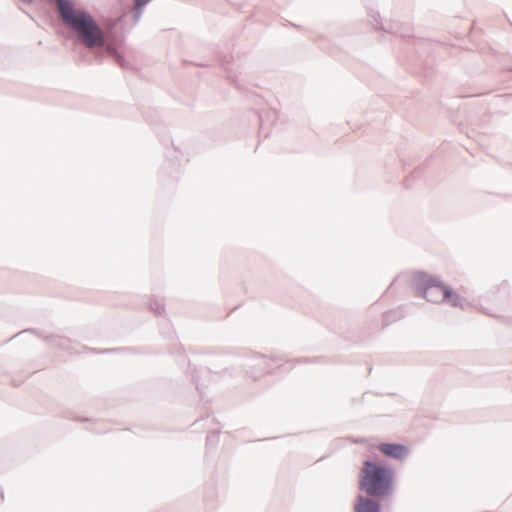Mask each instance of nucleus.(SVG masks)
Returning a JSON list of instances; mask_svg holds the SVG:
<instances>
[{
	"mask_svg": "<svg viewBox=\"0 0 512 512\" xmlns=\"http://www.w3.org/2000/svg\"><path fill=\"white\" fill-rule=\"evenodd\" d=\"M419 285L424 298L430 302L439 303L448 300L453 306L461 305V297L457 293L452 292L432 277L422 276Z\"/></svg>",
	"mask_w": 512,
	"mask_h": 512,
	"instance_id": "nucleus-3",
	"label": "nucleus"
},
{
	"mask_svg": "<svg viewBox=\"0 0 512 512\" xmlns=\"http://www.w3.org/2000/svg\"><path fill=\"white\" fill-rule=\"evenodd\" d=\"M392 470L371 461H364L359 486L370 496H385L392 489Z\"/></svg>",
	"mask_w": 512,
	"mask_h": 512,
	"instance_id": "nucleus-2",
	"label": "nucleus"
},
{
	"mask_svg": "<svg viewBox=\"0 0 512 512\" xmlns=\"http://www.w3.org/2000/svg\"><path fill=\"white\" fill-rule=\"evenodd\" d=\"M56 2L63 21L79 34L86 46L92 48L104 44L103 33L90 15L83 10L74 9L68 1Z\"/></svg>",
	"mask_w": 512,
	"mask_h": 512,
	"instance_id": "nucleus-1",
	"label": "nucleus"
},
{
	"mask_svg": "<svg viewBox=\"0 0 512 512\" xmlns=\"http://www.w3.org/2000/svg\"><path fill=\"white\" fill-rule=\"evenodd\" d=\"M379 504L365 497H359L355 506V512H380Z\"/></svg>",
	"mask_w": 512,
	"mask_h": 512,
	"instance_id": "nucleus-5",
	"label": "nucleus"
},
{
	"mask_svg": "<svg viewBox=\"0 0 512 512\" xmlns=\"http://www.w3.org/2000/svg\"><path fill=\"white\" fill-rule=\"evenodd\" d=\"M136 1V6L138 8L142 7L143 5L146 4L147 0H135Z\"/></svg>",
	"mask_w": 512,
	"mask_h": 512,
	"instance_id": "nucleus-6",
	"label": "nucleus"
},
{
	"mask_svg": "<svg viewBox=\"0 0 512 512\" xmlns=\"http://www.w3.org/2000/svg\"><path fill=\"white\" fill-rule=\"evenodd\" d=\"M377 450H379L384 456L390 457L396 460L404 459L409 452V449L402 444L395 443H381L377 445Z\"/></svg>",
	"mask_w": 512,
	"mask_h": 512,
	"instance_id": "nucleus-4",
	"label": "nucleus"
}]
</instances>
